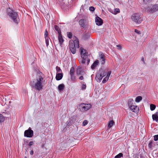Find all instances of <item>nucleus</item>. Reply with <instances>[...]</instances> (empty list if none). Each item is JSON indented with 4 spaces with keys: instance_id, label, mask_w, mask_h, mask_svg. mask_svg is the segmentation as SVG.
Returning a JSON list of instances; mask_svg holds the SVG:
<instances>
[{
    "instance_id": "9d476101",
    "label": "nucleus",
    "mask_w": 158,
    "mask_h": 158,
    "mask_svg": "<svg viewBox=\"0 0 158 158\" xmlns=\"http://www.w3.org/2000/svg\"><path fill=\"white\" fill-rule=\"evenodd\" d=\"M81 57L82 58H87L88 56V53L83 48H80Z\"/></svg>"
},
{
    "instance_id": "f704fd0d",
    "label": "nucleus",
    "mask_w": 158,
    "mask_h": 158,
    "mask_svg": "<svg viewBox=\"0 0 158 158\" xmlns=\"http://www.w3.org/2000/svg\"><path fill=\"white\" fill-rule=\"evenodd\" d=\"M154 139L155 141H157L158 140V135H155L154 136Z\"/></svg>"
},
{
    "instance_id": "c756f323",
    "label": "nucleus",
    "mask_w": 158,
    "mask_h": 158,
    "mask_svg": "<svg viewBox=\"0 0 158 158\" xmlns=\"http://www.w3.org/2000/svg\"><path fill=\"white\" fill-rule=\"evenodd\" d=\"M4 118L3 115L0 114V123H1L4 121Z\"/></svg>"
},
{
    "instance_id": "2f4dec72",
    "label": "nucleus",
    "mask_w": 158,
    "mask_h": 158,
    "mask_svg": "<svg viewBox=\"0 0 158 158\" xmlns=\"http://www.w3.org/2000/svg\"><path fill=\"white\" fill-rule=\"evenodd\" d=\"M67 36L70 39H71L72 37V34L71 32H67Z\"/></svg>"
},
{
    "instance_id": "6ab92c4d",
    "label": "nucleus",
    "mask_w": 158,
    "mask_h": 158,
    "mask_svg": "<svg viewBox=\"0 0 158 158\" xmlns=\"http://www.w3.org/2000/svg\"><path fill=\"white\" fill-rule=\"evenodd\" d=\"M99 63L98 60H96L91 66V68L92 69H94L98 65Z\"/></svg>"
},
{
    "instance_id": "1a4fd4ad",
    "label": "nucleus",
    "mask_w": 158,
    "mask_h": 158,
    "mask_svg": "<svg viewBox=\"0 0 158 158\" xmlns=\"http://www.w3.org/2000/svg\"><path fill=\"white\" fill-rule=\"evenodd\" d=\"M33 135V131L31 130V127H29L28 130L25 131L24 136L25 137L31 138Z\"/></svg>"
},
{
    "instance_id": "423d86ee",
    "label": "nucleus",
    "mask_w": 158,
    "mask_h": 158,
    "mask_svg": "<svg viewBox=\"0 0 158 158\" xmlns=\"http://www.w3.org/2000/svg\"><path fill=\"white\" fill-rule=\"evenodd\" d=\"M133 101V100L132 99H129L128 101V106L132 111L134 112L137 113L139 110V107L137 106L131 105V104H132V102Z\"/></svg>"
},
{
    "instance_id": "49530a36",
    "label": "nucleus",
    "mask_w": 158,
    "mask_h": 158,
    "mask_svg": "<svg viewBox=\"0 0 158 158\" xmlns=\"http://www.w3.org/2000/svg\"><path fill=\"white\" fill-rule=\"evenodd\" d=\"M151 0H143V1L145 3H147V2L150 1Z\"/></svg>"
},
{
    "instance_id": "20e7f679",
    "label": "nucleus",
    "mask_w": 158,
    "mask_h": 158,
    "mask_svg": "<svg viewBox=\"0 0 158 158\" xmlns=\"http://www.w3.org/2000/svg\"><path fill=\"white\" fill-rule=\"evenodd\" d=\"M131 19L132 21L136 24H140L142 22L143 19L140 14L135 13L132 14Z\"/></svg>"
},
{
    "instance_id": "a18cd8bd",
    "label": "nucleus",
    "mask_w": 158,
    "mask_h": 158,
    "mask_svg": "<svg viewBox=\"0 0 158 158\" xmlns=\"http://www.w3.org/2000/svg\"><path fill=\"white\" fill-rule=\"evenodd\" d=\"M33 153H34V152H33V150H31V151H30V154L31 155H33Z\"/></svg>"
},
{
    "instance_id": "58836bf2",
    "label": "nucleus",
    "mask_w": 158,
    "mask_h": 158,
    "mask_svg": "<svg viewBox=\"0 0 158 158\" xmlns=\"http://www.w3.org/2000/svg\"><path fill=\"white\" fill-rule=\"evenodd\" d=\"M44 36H45V38H46V37L47 38L48 37V32H47V30H46V31H45V33L44 34Z\"/></svg>"
},
{
    "instance_id": "5701e85b",
    "label": "nucleus",
    "mask_w": 158,
    "mask_h": 158,
    "mask_svg": "<svg viewBox=\"0 0 158 158\" xmlns=\"http://www.w3.org/2000/svg\"><path fill=\"white\" fill-rule=\"evenodd\" d=\"M90 36V35L88 33L84 34L82 36V39L84 40H86L88 39Z\"/></svg>"
},
{
    "instance_id": "a878e982",
    "label": "nucleus",
    "mask_w": 158,
    "mask_h": 158,
    "mask_svg": "<svg viewBox=\"0 0 158 158\" xmlns=\"http://www.w3.org/2000/svg\"><path fill=\"white\" fill-rule=\"evenodd\" d=\"M120 12V10L118 8H115L114 9V10L112 13L114 15H116L117 14Z\"/></svg>"
},
{
    "instance_id": "e433bc0d",
    "label": "nucleus",
    "mask_w": 158,
    "mask_h": 158,
    "mask_svg": "<svg viewBox=\"0 0 158 158\" xmlns=\"http://www.w3.org/2000/svg\"><path fill=\"white\" fill-rule=\"evenodd\" d=\"M89 10L90 11H93L94 10V8L93 6H90L89 8Z\"/></svg>"
},
{
    "instance_id": "3c124183",
    "label": "nucleus",
    "mask_w": 158,
    "mask_h": 158,
    "mask_svg": "<svg viewBox=\"0 0 158 158\" xmlns=\"http://www.w3.org/2000/svg\"><path fill=\"white\" fill-rule=\"evenodd\" d=\"M24 158H27L26 157H25Z\"/></svg>"
},
{
    "instance_id": "f3484780",
    "label": "nucleus",
    "mask_w": 158,
    "mask_h": 158,
    "mask_svg": "<svg viewBox=\"0 0 158 158\" xmlns=\"http://www.w3.org/2000/svg\"><path fill=\"white\" fill-rule=\"evenodd\" d=\"M76 73L77 75H83V74L84 73L81 68H78L76 70Z\"/></svg>"
},
{
    "instance_id": "7c9ffc66",
    "label": "nucleus",
    "mask_w": 158,
    "mask_h": 158,
    "mask_svg": "<svg viewBox=\"0 0 158 158\" xmlns=\"http://www.w3.org/2000/svg\"><path fill=\"white\" fill-rule=\"evenodd\" d=\"M123 154L122 153H119L114 158H120L121 157H123Z\"/></svg>"
},
{
    "instance_id": "9b49d317",
    "label": "nucleus",
    "mask_w": 158,
    "mask_h": 158,
    "mask_svg": "<svg viewBox=\"0 0 158 158\" xmlns=\"http://www.w3.org/2000/svg\"><path fill=\"white\" fill-rule=\"evenodd\" d=\"M147 10L149 12L155 11L158 10V5L154 6H151L148 7Z\"/></svg>"
},
{
    "instance_id": "6e6552de",
    "label": "nucleus",
    "mask_w": 158,
    "mask_h": 158,
    "mask_svg": "<svg viewBox=\"0 0 158 158\" xmlns=\"http://www.w3.org/2000/svg\"><path fill=\"white\" fill-rule=\"evenodd\" d=\"M81 110L82 111H85L88 110L91 107V106L89 104L82 103L80 105Z\"/></svg>"
},
{
    "instance_id": "0eeeda50",
    "label": "nucleus",
    "mask_w": 158,
    "mask_h": 158,
    "mask_svg": "<svg viewBox=\"0 0 158 158\" xmlns=\"http://www.w3.org/2000/svg\"><path fill=\"white\" fill-rule=\"evenodd\" d=\"M79 25L81 27L85 29L88 27V22L85 19H81L79 22Z\"/></svg>"
},
{
    "instance_id": "412c9836",
    "label": "nucleus",
    "mask_w": 158,
    "mask_h": 158,
    "mask_svg": "<svg viewBox=\"0 0 158 158\" xmlns=\"http://www.w3.org/2000/svg\"><path fill=\"white\" fill-rule=\"evenodd\" d=\"M155 145V143L153 142L152 141H150L148 145V146L149 148L152 149L153 147Z\"/></svg>"
},
{
    "instance_id": "a211bd4d",
    "label": "nucleus",
    "mask_w": 158,
    "mask_h": 158,
    "mask_svg": "<svg viewBox=\"0 0 158 158\" xmlns=\"http://www.w3.org/2000/svg\"><path fill=\"white\" fill-rule=\"evenodd\" d=\"M152 118L153 120H155L156 122L158 121V112H156L155 114L152 115Z\"/></svg>"
},
{
    "instance_id": "de8ad7c7",
    "label": "nucleus",
    "mask_w": 158,
    "mask_h": 158,
    "mask_svg": "<svg viewBox=\"0 0 158 158\" xmlns=\"http://www.w3.org/2000/svg\"><path fill=\"white\" fill-rule=\"evenodd\" d=\"M69 122L68 121H67V125L69 126H70V125H69Z\"/></svg>"
},
{
    "instance_id": "c85d7f7f",
    "label": "nucleus",
    "mask_w": 158,
    "mask_h": 158,
    "mask_svg": "<svg viewBox=\"0 0 158 158\" xmlns=\"http://www.w3.org/2000/svg\"><path fill=\"white\" fill-rule=\"evenodd\" d=\"M156 107V106L155 105L152 104H151L150 105V110L152 111L154 110Z\"/></svg>"
},
{
    "instance_id": "dca6fc26",
    "label": "nucleus",
    "mask_w": 158,
    "mask_h": 158,
    "mask_svg": "<svg viewBox=\"0 0 158 158\" xmlns=\"http://www.w3.org/2000/svg\"><path fill=\"white\" fill-rule=\"evenodd\" d=\"M58 38L59 43L60 45H61L62 44L64 40L61 34H59Z\"/></svg>"
},
{
    "instance_id": "f8f14e48",
    "label": "nucleus",
    "mask_w": 158,
    "mask_h": 158,
    "mask_svg": "<svg viewBox=\"0 0 158 158\" xmlns=\"http://www.w3.org/2000/svg\"><path fill=\"white\" fill-rule=\"evenodd\" d=\"M96 24L98 26H101L103 23V20L99 17L97 16L95 19Z\"/></svg>"
},
{
    "instance_id": "b1692460",
    "label": "nucleus",
    "mask_w": 158,
    "mask_h": 158,
    "mask_svg": "<svg viewBox=\"0 0 158 158\" xmlns=\"http://www.w3.org/2000/svg\"><path fill=\"white\" fill-rule=\"evenodd\" d=\"M75 73V70L74 69L73 67H72L70 70L69 72V73L70 75H74Z\"/></svg>"
},
{
    "instance_id": "79ce46f5",
    "label": "nucleus",
    "mask_w": 158,
    "mask_h": 158,
    "mask_svg": "<svg viewBox=\"0 0 158 158\" xmlns=\"http://www.w3.org/2000/svg\"><path fill=\"white\" fill-rule=\"evenodd\" d=\"M34 143L33 141H30L29 144V146L30 147Z\"/></svg>"
},
{
    "instance_id": "4c0bfd02",
    "label": "nucleus",
    "mask_w": 158,
    "mask_h": 158,
    "mask_svg": "<svg viewBox=\"0 0 158 158\" xmlns=\"http://www.w3.org/2000/svg\"><path fill=\"white\" fill-rule=\"evenodd\" d=\"M86 85L85 84H82L81 86V89H86Z\"/></svg>"
},
{
    "instance_id": "37998d69",
    "label": "nucleus",
    "mask_w": 158,
    "mask_h": 158,
    "mask_svg": "<svg viewBox=\"0 0 158 158\" xmlns=\"http://www.w3.org/2000/svg\"><path fill=\"white\" fill-rule=\"evenodd\" d=\"M135 33H136L137 34H140V31H139V30H136V29L135 30Z\"/></svg>"
},
{
    "instance_id": "ea45409f",
    "label": "nucleus",
    "mask_w": 158,
    "mask_h": 158,
    "mask_svg": "<svg viewBox=\"0 0 158 158\" xmlns=\"http://www.w3.org/2000/svg\"><path fill=\"white\" fill-rule=\"evenodd\" d=\"M87 58H82V62H81L82 64H84L85 63L86 59Z\"/></svg>"
},
{
    "instance_id": "4468645a",
    "label": "nucleus",
    "mask_w": 158,
    "mask_h": 158,
    "mask_svg": "<svg viewBox=\"0 0 158 158\" xmlns=\"http://www.w3.org/2000/svg\"><path fill=\"white\" fill-rule=\"evenodd\" d=\"M111 73V71L108 72L106 76L103 79L102 81L103 83H105L107 81L109 78V77Z\"/></svg>"
},
{
    "instance_id": "c03bdc74",
    "label": "nucleus",
    "mask_w": 158,
    "mask_h": 158,
    "mask_svg": "<svg viewBox=\"0 0 158 158\" xmlns=\"http://www.w3.org/2000/svg\"><path fill=\"white\" fill-rule=\"evenodd\" d=\"M79 79L80 80H83L84 79V78L83 76H81L79 77Z\"/></svg>"
},
{
    "instance_id": "aec40b11",
    "label": "nucleus",
    "mask_w": 158,
    "mask_h": 158,
    "mask_svg": "<svg viewBox=\"0 0 158 158\" xmlns=\"http://www.w3.org/2000/svg\"><path fill=\"white\" fill-rule=\"evenodd\" d=\"M114 124V122L113 120H110V121L108 123L107 127L108 128V129L110 128L113 126Z\"/></svg>"
},
{
    "instance_id": "09e8293b",
    "label": "nucleus",
    "mask_w": 158,
    "mask_h": 158,
    "mask_svg": "<svg viewBox=\"0 0 158 158\" xmlns=\"http://www.w3.org/2000/svg\"><path fill=\"white\" fill-rule=\"evenodd\" d=\"M86 59L87 61V63L88 64L89 62V59L88 58H87Z\"/></svg>"
},
{
    "instance_id": "473e14b6",
    "label": "nucleus",
    "mask_w": 158,
    "mask_h": 158,
    "mask_svg": "<svg viewBox=\"0 0 158 158\" xmlns=\"http://www.w3.org/2000/svg\"><path fill=\"white\" fill-rule=\"evenodd\" d=\"M45 39V42L46 44V45L47 47H48L49 45V37L46 38Z\"/></svg>"
},
{
    "instance_id": "f257e3e1",
    "label": "nucleus",
    "mask_w": 158,
    "mask_h": 158,
    "mask_svg": "<svg viewBox=\"0 0 158 158\" xmlns=\"http://www.w3.org/2000/svg\"><path fill=\"white\" fill-rule=\"evenodd\" d=\"M44 78L45 76L42 72L38 73L36 78L30 83L31 87L39 91L42 90L45 84Z\"/></svg>"
},
{
    "instance_id": "bb28decb",
    "label": "nucleus",
    "mask_w": 158,
    "mask_h": 158,
    "mask_svg": "<svg viewBox=\"0 0 158 158\" xmlns=\"http://www.w3.org/2000/svg\"><path fill=\"white\" fill-rule=\"evenodd\" d=\"M56 73H62V71L61 69L58 66L56 67Z\"/></svg>"
},
{
    "instance_id": "c9c22d12",
    "label": "nucleus",
    "mask_w": 158,
    "mask_h": 158,
    "mask_svg": "<svg viewBox=\"0 0 158 158\" xmlns=\"http://www.w3.org/2000/svg\"><path fill=\"white\" fill-rule=\"evenodd\" d=\"M71 79L73 81H74L75 80V77L74 75H71Z\"/></svg>"
},
{
    "instance_id": "4be33fe9",
    "label": "nucleus",
    "mask_w": 158,
    "mask_h": 158,
    "mask_svg": "<svg viewBox=\"0 0 158 158\" xmlns=\"http://www.w3.org/2000/svg\"><path fill=\"white\" fill-rule=\"evenodd\" d=\"M64 85L63 84L59 85L58 87V90L60 91H62L64 89Z\"/></svg>"
},
{
    "instance_id": "393cba45",
    "label": "nucleus",
    "mask_w": 158,
    "mask_h": 158,
    "mask_svg": "<svg viewBox=\"0 0 158 158\" xmlns=\"http://www.w3.org/2000/svg\"><path fill=\"white\" fill-rule=\"evenodd\" d=\"M142 100V97L141 96H139L137 97L135 99V101L136 102H139Z\"/></svg>"
},
{
    "instance_id": "ddd939ff",
    "label": "nucleus",
    "mask_w": 158,
    "mask_h": 158,
    "mask_svg": "<svg viewBox=\"0 0 158 158\" xmlns=\"http://www.w3.org/2000/svg\"><path fill=\"white\" fill-rule=\"evenodd\" d=\"M99 60L102 65L104 64L105 62V60L104 55L102 54L99 56Z\"/></svg>"
},
{
    "instance_id": "8fccbe9b",
    "label": "nucleus",
    "mask_w": 158,
    "mask_h": 158,
    "mask_svg": "<svg viewBox=\"0 0 158 158\" xmlns=\"http://www.w3.org/2000/svg\"><path fill=\"white\" fill-rule=\"evenodd\" d=\"M142 60L143 61H144V58H142Z\"/></svg>"
},
{
    "instance_id": "2eb2a0df",
    "label": "nucleus",
    "mask_w": 158,
    "mask_h": 158,
    "mask_svg": "<svg viewBox=\"0 0 158 158\" xmlns=\"http://www.w3.org/2000/svg\"><path fill=\"white\" fill-rule=\"evenodd\" d=\"M63 74L62 73H56V80L59 81L63 77Z\"/></svg>"
},
{
    "instance_id": "a19ab883",
    "label": "nucleus",
    "mask_w": 158,
    "mask_h": 158,
    "mask_svg": "<svg viewBox=\"0 0 158 158\" xmlns=\"http://www.w3.org/2000/svg\"><path fill=\"white\" fill-rule=\"evenodd\" d=\"M116 47H117L118 49L119 50H121L122 49V47L120 45H117Z\"/></svg>"
},
{
    "instance_id": "72a5a7b5",
    "label": "nucleus",
    "mask_w": 158,
    "mask_h": 158,
    "mask_svg": "<svg viewBox=\"0 0 158 158\" xmlns=\"http://www.w3.org/2000/svg\"><path fill=\"white\" fill-rule=\"evenodd\" d=\"M88 122L87 120H84L82 123V125L83 126H86L88 124Z\"/></svg>"
},
{
    "instance_id": "39448f33",
    "label": "nucleus",
    "mask_w": 158,
    "mask_h": 158,
    "mask_svg": "<svg viewBox=\"0 0 158 158\" xmlns=\"http://www.w3.org/2000/svg\"><path fill=\"white\" fill-rule=\"evenodd\" d=\"M105 70L103 69H99L96 74L95 79L98 82H100L102 78L106 75Z\"/></svg>"
},
{
    "instance_id": "cd10ccee",
    "label": "nucleus",
    "mask_w": 158,
    "mask_h": 158,
    "mask_svg": "<svg viewBox=\"0 0 158 158\" xmlns=\"http://www.w3.org/2000/svg\"><path fill=\"white\" fill-rule=\"evenodd\" d=\"M54 28L55 30L58 32L59 34V33L61 34L60 31L59 29V28L58 26L56 25L55 26Z\"/></svg>"
},
{
    "instance_id": "7ed1b4c3",
    "label": "nucleus",
    "mask_w": 158,
    "mask_h": 158,
    "mask_svg": "<svg viewBox=\"0 0 158 158\" xmlns=\"http://www.w3.org/2000/svg\"><path fill=\"white\" fill-rule=\"evenodd\" d=\"M8 15L10 17L12 20L16 23H18L19 21V16L17 13L12 10L10 8L7 9Z\"/></svg>"
},
{
    "instance_id": "f03ea898",
    "label": "nucleus",
    "mask_w": 158,
    "mask_h": 158,
    "mask_svg": "<svg viewBox=\"0 0 158 158\" xmlns=\"http://www.w3.org/2000/svg\"><path fill=\"white\" fill-rule=\"evenodd\" d=\"M74 40H71L69 41V46L70 48V50L71 52L74 54L76 52V48H79V41L77 38L74 37L73 38Z\"/></svg>"
}]
</instances>
